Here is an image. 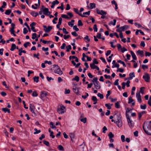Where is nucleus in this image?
Returning a JSON list of instances; mask_svg holds the SVG:
<instances>
[{"mask_svg":"<svg viewBox=\"0 0 151 151\" xmlns=\"http://www.w3.org/2000/svg\"><path fill=\"white\" fill-rule=\"evenodd\" d=\"M73 11L76 14H78L80 16H81L82 17H86V16H85L81 14L79 12L78 10L77 9L74 8H73Z\"/></svg>","mask_w":151,"mask_h":151,"instance_id":"13","label":"nucleus"},{"mask_svg":"<svg viewBox=\"0 0 151 151\" xmlns=\"http://www.w3.org/2000/svg\"><path fill=\"white\" fill-rule=\"evenodd\" d=\"M53 68L55 69L54 70H57L58 69L60 68L58 65L55 64L54 65H53Z\"/></svg>","mask_w":151,"mask_h":151,"instance_id":"39","label":"nucleus"},{"mask_svg":"<svg viewBox=\"0 0 151 151\" xmlns=\"http://www.w3.org/2000/svg\"><path fill=\"white\" fill-rule=\"evenodd\" d=\"M61 17H62L65 19H68L69 18L68 16L65 14H62L61 15Z\"/></svg>","mask_w":151,"mask_h":151,"instance_id":"56","label":"nucleus"},{"mask_svg":"<svg viewBox=\"0 0 151 151\" xmlns=\"http://www.w3.org/2000/svg\"><path fill=\"white\" fill-rule=\"evenodd\" d=\"M93 84L95 86L96 89H99L101 87V85L99 81H98V82L96 83H94Z\"/></svg>","mask_w":151,"mask_h":151,"instance_id":"11","label":"nucleus"},{"mask_svg":"<svg viewBox=\"0 0 151 151\" xmlns=\"http://www.w3.org/2000/svg\"><path fill=\"white\" fill-rule=\"evenodd\" d=\"M39 77H38L35 76L33 78L34 81L37 83L39 81Z\"/></svg>","mask_w":151,"mask_h":151,"instance_id":"35","label":"nucleus"},{"mask_svg":"<svg viewBox=\"0 0 151 151\" xmlns=\"http://www.w3.org/2000/svg\"><path fill=\"white\" fill-rule=\"evenodd\" d=\"M115 107L117 108H120V106L119 102H117L115 104Z\"/></svg>","mask_w":151,"mask_h":151,"instance_id":"34","label":"nucleus"},{"mask_svg":"<svg viewBox=\"0 0 151 151\" xmlns=\"http://www.w3.org/2000/svg\"><path fill=\"white\" fill-rule=\"evenodd\" d=\"M90 66L91 68L93 69H96L97 66V65H95L94 64H90Z\"/></svg>","mask_w":151,"mask_h":151,"instance_id":"31","label":"nucleus"},{"mask_svg":"<svg viewBox=\"0 0 151 151\" xmlns=\"http://www.w3.org/2000/svg\"><path fill=\"white\" fill-rule=\"evenodd\" d=\"M58 148V149L62 151L64 150L63 147L61 145H59Z\"/></svg>","mask_w":151,"mask_h":151,"instance_id":"42","label":"nucleus"},{"mask_svg":"<svg viewBox=\"0 0 151 151\" xmlns=\"http://www.w3.org/2000/svg\"><path fill=\"white\" fill-rule=\"evenodd\" d=\"M129 79L132 80L133 78V77H135L134 73L133 72L129 74Z\"/></svg>","mask_w":151,"mask_h":151,"instance_id":"19","label":"nucleus"},{"mask_svg":"<svg viewBox=\"0 0 151 151\" xmlns=\"http://www.w3.org/2000/svg\"><path fill=\"white\" fill-rule=\"evenodd\" d=\"M117 62L118 63H119L121 64H122L123 65V66H124V67H126V65L124 62L122 61L121 60H118L117 61Z\"/></svg>","mask_w":151,"mask_h":151,"instance_id":"33","label":"nucleus"},{"mask_svg":"<svg viewBox=\"0 0 151 151\" xmlns=\"http://www.w3.org/2000/svg\"><path fill=\"white\" fill-rule=\"evenodd\" d=\"M79 78L78 76H76L74 78L72 79V80H75L77 82H78L79 81Z\"/></svg>","mask_w":151,"mask_h":151,"instance_id":"36","label":"nucleus"},{"mask_svg":"<svg viewBox=\"0 0 151 151\" xmlns=\"http://www.w3.org/2000/svg\"><path fill=\"white\" fill-rule=\"evenodd\" d=\"M35 109V107L34 106V105L33 104H30V107H29V109L30 110L31 112L32 113L34 114H35V113L34 112V110Z\"/></svg>","mask_w":151,"mask_h":151,"instance_id":"10","label":"nucleus"},{"mask_svg":"<svg viewBox=\"0 0 151 151\" xmlns=\"http://www.w3.org/2000/svg\"><path fill=\"white\" fill-rule=\"evenodd\" d=\"M50 125L52 129H54V128H56V127L54 125L53 123L52 122H51L50 123Z\"/></svg>","mask_w":151,"mask_h":151,"instance_id":"37","label":"nucleus"},{"mask_svg":"<svg viewBox=\"0 0 151 151\" xmlns=\"http://www.w3.org/2000/svg\"><path fill=\"white\" fill-rule=\"evenodd\" d=\"M83 25V23L82 22V21L81 20H79L78 21V26H82Z\"/></svg>","mask_w":151,"mask_h":151,"instance_id":"45","label":"nucleus"},{"mask_svg":"<svg viewBox=\"0 0 151 151\" xmlns=\"http://www.w3.org/2000/svg\"><path fill=\"white\" fill-rule=\"evenodd\" d=\"M121 139L122 142H124L125 141V137L124 135H122L121 136Z\"/></svg>","mask_w":151,"mask_h":151,"instance_id":"51","label":"nucleus"},{"mask_svg":"<svg viewBox=\"0 0 151 151\" xmlns=\"http://www.w3.org/2000/svg\"><path fill=\"white\" fill-rule=\"evenodd\" d=\"M93 29L94 31L96 32H97L98 31V29L97 28V25L96 24H94L93 26Z\"/></svg>","mask_w":151,"mask_h":151,"instance_id":"52","label":"nucleus"},{"mask_svg":"<svg viewBox=\"0 0 151 151\" xmlns=\"http://www.w3.org/2000/svg\"><path fill=\"white\" fill-rule=\"evenodd\" d=\"M129 27L128 25H125L121 27H120V29H121L123 31H124L125 30L128 29Z\"/></svg>","mask_w":151,"mask_h":151,"instance_id":"18","label":"nucleus"},{"mask_svg":"<svg viewBox=\"0 0 151 151\" xmlns=\"http://www.w3.org/2000/svg\"><path fill=\"white\" fill-rule=\"evenodd\" d=\"M96 12L98 14L101 15H106L107 14L106 12L104 11L103 10H100L99 9H97Z\"/></svg>","mask_w":151,"mask_h":151,"instance_id":"9","label":"nucleus"},{"mask_svg":"<svg viewBox=\"0 0 151 151\" xmlns=\"http://www.w3.org/2000/svg\"><path fill=\"white\" fill-rule=\"evenodd\" d=\"M80 120L81 122H83L84 123H85L87 121L86 118H83L82 115H81L80 117Z\"/></svg>","mask_w":151,"mask_h":151,"instance_id":"17","label":"nucleus"},{"mask_svg":"<svg viewBox=\"0 0 151 151\" xmlns=\"http://www.w3.org/2000/svg\"><path fill=\"white\" fill-rule=\"evenodd\" d=\"M73 91L77 95H78L79 94L78 93V90L77 89V88L76 86L75 87V88H73Z\"/></svg>","mask_w":151,"mask_h":151,"instance_id":"24","label":"nucleus"},{"mask_svg":"<svg viewBox=\"0 0 151 151\" xmlns=\"http://www.w3.org/2000/svg\"><path fill=\"white\" fill-rule=\"evenodd\" d=\"M108 136L109 139H111L114 137V135L112 134V132H110L108 134Z\"/></svg>","mask_w":151,"mask_h":151,"instance_id":"27","label":"nucleus"},{"mask_svg":"<svg viewBox=\"0 0 151 151\" xmlns=\"http://www.w3.org/2000/svg\"><path fill=\"white\" fill-rule=\"evenodd\" d=\"M117 47L118 49V50H121L122 48V46L120 44H117Z\"/></svg>","mask_w":151,"mask_h":151,"instance_id":"59","label":"nucleus"},{"mask_svg":"<svg viewBox=\"0 0 151 151\" xmlns=\"http://www.w3.org/2000/svg\"><path fill=\"white\" fill-rule=\"evenodd\" d=\"M85 93L86 94V95L84 96L82 95V97L84 99H86L89 96L88 94V93Z\"/></svg>","mask_w":151,"mask_h":151,"instance_id":"54","label":"nucleus"},{"mask_svg":"<svg viewBox=\"0 0 151 151\" xmlns=\"http://www.w3.org/2000/svg\"><path fill=\"white\" fill-rule=\"evenodd\" d=\"M126 116L128 124L129 127L131 128H132L134 126V122L130 119L129 116L128 114H126Z\"/></svg>","mask_w":151,"mask_h":151,"instance_id":"3","label":"nucleus"},{"mask_svg":"<svg viewBox=\"0 0 151 151\" xmlns=\"http://www.w3.org/2000/svg\"><path fill=\"white\" fill-rule=\"evenodd\" d=\"M96 37L99 38V39H101V33H97V35L96 36Z\"/></svg>","mask_w":151,"mask_h":151,"instance_id":"61","label":"nucleus"},{"mask_svg":"<svg viewBox=\"0 0 151 151\" xmlns=\"http://www.w3.org/2000/svg\"><path fill=\"white\" fill-rule=\"evenodd\" d=\"M140 108L142 109H145L146 108V105L145 104L143 105H141L140 106Z\"/></svg>","mask_w":151,"mask_h":151,"instance_id":"40","label":"nucleus"},{"mask_svg":"<svg viewBox=\"0 0 151 151\" xmlns=\"http://www.w3.org/2000/svg\"><path fill=\"white\" fill-rule=\"evenodd\" d=\"M57 8L58 9H60L61 10H63L64 9L63 8V3H61V6H58L57 7Z\"/></svg>","mask_w":151,"mask_h":151,"instance_id":"43","label":"nucleus"},{"mask_svg":"<svg viewBox=\"0 0 151 151\" xmlns=\"http://www.w3.org/2000/svg\"><path fill=\"white\" fill-rule=\"evenodd\" d=\"M90 5L91 9H93L96 7V4L94 3H91Z\"/></svg>","mask_w":151,"mask_h":151,"instance_id":"26","label":"nucleus"},{"mask_svg":"<svg viewBox=\"0 0 151 151\" xmlns=\"http://www.w3.org/2000/svg\"><path fill=\"white\" fill-rule=\"evenodd\" d=\"M11 11L12 10L11 9L7 10L6 11L5 14L6 15H9L11 13Z\"/></svg>","mask_w":151,"mask_h":151,"instance_id":"28","label":"nucleus"},{"mask_svg":"<svg viewBox=\"0 0 151 151\" xmlns=\"http://www.w3.org/2000/svg\"><path fill=\"white\" fill-rule=\"evenodd\" d=\"M63 32L65 34H67L69 33L67 31L66 29L65 28H63Z\"/></svg>","mask_w":151,"mask_h":151,"instance_id":"50","label":"nucleus"},{"mask_svg":"<svg viewBox=\"0 0 151 151\" xmlns=\"http://www.w3.org/2000/svg\"><path fill=\"white\" fill-rule=\"evenodd\" d=\"M31 14L35 17H36L38 15V14L37 12H32L30 13Z\"/></svg>","mask_w":151,"mask_h":151,"instance_id":"25","label":"nucleus"},{"mask_svg":"<svg viewBox=\"0 0 151 151\" xmlns=\"http://www.w3.org/2000/svg\"><path fill=\"white\" fill-rule=\"evenodd\" d=\"M133 60H137V58L136 55L135 53L132 51H130Z\"/></svg>","mask_w":151,"mask_h":151,"instance_id":"16","label":"nucleus"},{"mask_svg":"<svg viewBox=\"0 0 151 151\" xmlns=\"http://www.w3.org/2000/svg\"><path fill=\"white\" fill-rule=\"evenodd\" d=\"M44 28V30L46 32H50L52 29V27L51 26H48L47 27L46 26H43Z\"/></svg>","mask_w":151,"mask_h":151,"instance_id":"6","label":"nucleus"},{"mask_svg":"<svg viewBox=\"0 0 151 151\" xmlns=\"http://www.w3.org/2000/svg\"><path fill=\"white\" fill-rule=\"evenodd\" d=\"M37 37V34L36 33H33L32 34V39L34 40Z\"/></svg>","mask_w":151,"mask_h":151,"instance_id":"53","label":"nucleus"},{"mask_svg":"<svg viewBox=\"0 0 151 151\" xmlns=\"http://www.w3.org/2000/svg\"><path fill=\"white\" fill-rule=\"evenodd\" d=\"M116 19L113 20V23L112 21H110L109 23V24L110 25H113V26H115L116 25Z\"/></svg>","mask_w":151,"mask_h":151,"instance_id":"22","label":"nucleus"},{"mask_svg":"<svg viewBox=\"0 0 151 151\" xmlns=\"http://www.w3.org/2000/svg\"><path fill=\"white\" fill-rule=\"evenodd\" d=\"M105 106L107 107V109H111V106L110 105V104H105Z\"/></svg>","mask_w":151,"mask_h":151,"instance_id":"49","label":"nucleus"},{"mask_svg":"<svg viewBox=\"0 0 151 151\" xmlns=\"http://www.w3.org/2000/svg\"><path fill=\"white\" fill-rule=\"evenodd\" d=\"M12 27L10 29L9 31L11 33V34H14V29L15 24L14 23L11 24Z\"/></svg>","mask_w":151,"mask_h":151,"instance_id":"14","label":"nucleus"},{"mask_svg":"<svg viewBox=\"0 0 151 151\" xmlns=\"http://www.w3.org/2000/svg\"><path fill=\"white\" fill-rule=\"evenodd\" d=\"M84 39L85 40H87L88 42H90V39L89 38V37L88 35H86V36L84 37Z\"/></svg>","mask_w":151,"mask_h":151,"instance_id":"58","label":"nucleus"},{"mask_svg":"<svg viewBox=\"0 0 151 151\" xmlns=\"http://www.w3.org/2000/svg\"><path fill=\"white\" fill-rule=\"evenodd\" d=\"M92 81L94 83H96L98 81V78L97 77L94 78L93 80Z\"/></svg>","mask_w":151,"mask_h":151,"instance_id":"48","label":"nucleus"},{"mask_svg":"<svg viewBox=\"0 0 151 151\" xmlns=\"http://www.w3.org/2000/svg\"><path fill=\"white\" fill-rule=\"evenodd\" d=\"M117 72L119 71L121 73H123L124 71V69L122 68H118L116 70Z\"/></svg>","mask_w":151,"mask_h":151,"instance_id":"60","label":"nucleus"},{"mask_svg":"<svg viewBox=\"0 0 151 151\" xmlns=\"http://www.w3.org/2000/svg\"><path fill=\"white\" fill-rule=\"evenodd\" d=\"M40 95L41 98L42 99H44L47 95V92L45 91H41Z\"/></svg>","mask_w":151,"mask_h":151,"instance_id":"7","label":"nucleus"},{"mask_svg":"<svg viewBox=\"0 0 151 151\" xmlns=\"http://www.w3.org/2000/svg\"><path fill=\"white\" fill-rule=\"evenodd\" d=\"M2 111H4L5 113H6V112L8 113H10V110L9 109H8L6 107L5 108H2Z\"/></svg>","mask_w":151,"mask_h":151,"instance_id":"20","label":"nucleus"},{"mask_svg":"<svg viewBox=\"0 0 151 151\" xmlns=\"http://www.w3.org/2000/svg\"><path fill=\"white\" fill-rule=\"evenodd\" d=\"M145 89V88L144 87H141L140 88V92L142 94H143L144 93V90Z\"/></svg>","mask_w":151,"mask_h":151,"instance_id":"38","label":"nucleus"},{"mask_svg":"<svg viewBox=\"0 0 151 151\" xmlns=\"http://www.w3.org/2000/svg\"><path fill=\"white\" fill-rule=\"evenodd\" d=\"M92 101H97V99L96 98V97L94 96H93L92 97Z\"/></svg>","mask_w":151,"mask_h":151,"instance_id":"63","label":"nucleus"},{"mask_svg":"<svg viewBox=\"0 0 151 151\" xmlns=\"http://www.w3.org/2000/svg\"><path fill=\"white\" fill-rule=\"evenodd\" d=\"M133 101H134V100L132 99V97H130L129 98V101L128 102V104H130Z\"/></svg>","mask_w":151,"mask_h":151,"instance_id":"41","label":"nucleus"},{"mask_svg":"<svg viewBox=\"0 0 151 151\" xmlns=\"http://www.w3.org/2000/svg\"><path fill=\"white\" fill-rule=\"evenodd\" d=\"M145 124V122L143 124V128L145 132L148 135H151V133L149 132L148 131L146 130V127L147 128L151 130V121H150L148 123H146Z\"/></svg>","mask_w":151,"mask_h":151,"instance_id":"1","label":"nucleus"},{"mask_svg":"<svg viewBox=\"0 0 151 151\" xmlns=\"http://www.w3.org/2000/svg\"><path fill=\"white\" fill-rule=\"evenodd\" d=\"M31 45L30 43L29 42H27L24 44L23 45L25 48H27L28 46H30Z\"/></svg>","mask_w":151,"mask_h":151,"instance_id":"29","label":"nucleus"},{"mask_svg":"<svg viewBox=\"0 0 151 151\" xmlns=\"http://www.w3.org/2000/svg\"><path fill=\"white\" fill-rule=\"evenodd\" d=\"M54 72L55 73L58 74L60 75H61L63 74V72L61 70L60 68L58 69L57 70H55Z\"/></svg>","mask_w":151,"mask_h":151,"instance_id":"15","label":"nucleus"},{"mask_svg":"<svg viewBox=\"0 0 151 151\" xmlns=\"http://www.w3.org/2000/svg\"><path fill=\"white\" fill-rule=\"evenodd\" d=\"M34 130L35 131V132H34V134H38L41 131L40 130H37V128H35L34 129Z\"/></svg>","mask_w":151,"mask_h":151,"instance_id":"30","label":"nucleus"},{"mask_svg":"<svg viewBox=\"0 0 151 151\" xmlns=\"http://www.w3.org/2000/svg\"><path fill=\"white\" fill-rule=\"evenodd\" d=\"M66 48H67L66 51L67 52L70 51V50H71L72 48L71 47L70 45L66 46Z\"/></svg>","mask_w":151,"mask_h":151,"instance_id":"32","label":"nucleus"},{"mask_svg":"<svg viewBox=\"0 0 151 151\" xmlns=\"http://www.w3.org/2000/svg\"><path fill=\"white\" fill-rule=\"evenodd\" d=\"M43 13L45 15L48 16L50 14V12L49 11L48 9L46 8H43L42 10Z\"/></svg>","mask_w":151,"mask_h":151,"instance_id":"8","label":"nucleus"},{"mask_svg":"<svg viewBox=\"0 0 151 151\" xmlns=\"http://www.w3.org/2000/svg\"><path fill=\"white\" fill-rule=\"evenodd\" d=\"M38 94L36 91H34L32 93V95L33 97H36L38 96Z\"/></svg>","mask_w":151,"mask_h":151,"instance_id":"46","label":"nucleus"},{"mask_svg":"<svg viewBox=\"0 0 151 151\" xmlns=\"http://www.w3.org/2000/svg\"><path fill=\"white\" fill-rule=\"evenodd\" d=\"M97 96L99 97L101 99H103L104 98V96L102 94L100 93H98L97 94Z\"/></svg>","mask_w":151,"mask_h":151,"instance_id":"44","label":"nucleus"},{"mask_svg":"<svg viewBox=\"0 0 151 151\" xmlns=\"http://www.w3.org/2000/svg\"><path fill=\"white\" fill-rule=\"evenodd\" d=\"M119 80L118 79H116L115 80V82H114V84L115 86H117L118 85V81Z\"/></svg>","mask_w":151,"mask_h":151,"instance_id":"62","label":"nucleus"},{"mask_svg":"<svg viewBox=\"0 0 151 151\" xmlns=\"http://www.w3.org/2000/svg\"><path fill=\"white\" fill-rule=\"evenodd\" d=\"M16 48V45L14 44H12L10 50L12 51H14Z\"/></svg>","mask_w":151,"mask_h":151,"instance_id":"21","label":"nucleus"},{"mask_svg":"<svg viewBox=\"0 0 151 151\" xmlns=\"http://www.w3.org/2000/svg\"><path fill=\"white\" fill-rule=\"evenodd\" d=\"M137 52L139 55H141L142 57L144 56V52L142 50H139Z\"/></svg>","mask_w":151,"mask_h":151,"instance_id":"23","label":"nucleus"},{"mask_svg":"<svg viewBox=\"0 0 151 151\" xmlns=\"http://www.w3.org/2000/svg\"><path fill=\"white\" fill-rule=\"evenodd\" d=\"M143 78L146 82H149L150 81V75L148 73H145L144 75L143 76Z\"/></svg>","mask_w":151,"mask_h":151,"instance_id":"4","label":"nucleus"},{"mask_svg":"<svg viewBox=\"0 0 151 151\" xmlns=\"http://www.w3.org/2000/svg\"><path fill=\"white\" fill-rule=\"evenodd\" d=\"M148 104L151 106V96H150L148 102Z\"/></svg>","mask_w":151,"mask_h":151,"instance_id":"64","label":"nucleus"},{"mask_svg":"<svg viewBox=\"0 0 151 151\" xmlns=\"http://www.w3.org/2000/svg\"><path fill=\"white\" fill-rule=\"evenodd\" d=\"M136 97L137 98V100L138 101L139 103H140L142 102V100L141 99V96L139 92L136 93Z\"/></svg>","mask_w":151,"mask_h":151,"instance_id":"12","label":"nucleus"},{"mask_svg":"<svg viewBox=\"0 0 151 151\" xmlns=\"http://www.w3.org/2000/svg\"><path fill=\"white\" fill-rule=\"evenodd\" d=\"M65 111V108L62 105L60 106V107L58 109V111L60 114H62Z\"/></svg>","mask_w":151,"mask_h":151,"instance_id":"5","label":"nucleus"},{"mask_svg":"<svg viewBox=\"0 0 151 151\" xmlns=\"http://www.w3.org/2000/svg\"><path fill=\"white\" fill-rule=\"evenodd\" d=\"M142 68L143 69H147L148 68V66L147 65H145L143 64L142 65Z\"/></svg>","mask_w":151,"mask_h":151,"instance_id":"55","label":"nucleus"},{"mask_svg":"<svg viewBox=\"0 0 151 151\" xmlns=\"http://www.w3.org/2000/svg\"><path fill=\"white\" fill-rule=\"evenodd\" d=\"M116 116L117 117V119L116 122H114V123L116 124L118 127H120L122 125L121 115L120 114H119Z\"/></svg>","mask_w":151,"mask_h":151,"instance_id":"2","label":"nucleus"},{"mask_svg":"<svg viewBox=\"0 0 151 151\" xmlns=\"http://www.w3.org/2000/svg\"><path fill=\"white\" fill-rule=\"evenodd\" d=\"M69 135L71 139L74 138V135L73 133H70Z\"/></svg>","mask_w":151,"mask_h":151,"instance_id":"57","label":"nucleus"},{"mask_svg":"<svg viewBox=\"0 0 151 151\" xmlns=\"http://www.w3.org/2000/svg\"><path fill=\"white\" fill-rule=\"evenodd\" d=\"M73 28L74 30H75L76 31H78L79 30V29L77 27L76 25L73 26Z\"/></svg>","mask_w":151,"mask_h":151,"instance_id":"47","label":"nucleus"}]
</instances>
